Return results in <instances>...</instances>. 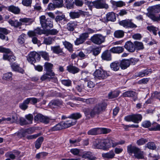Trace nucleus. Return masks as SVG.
<instances>
[{
	"label": "nucleus",
	"mask_w": 160,
	"mask_h": 160,
	"mask_svg": "<svg viewBox=\"0 0 160 160\" xmlns=\"http://www.w3.org/2000/svg\"><path fill=\"white\" fill-rule=\"evenodd\" d=\"M127 152L129 154H134L135 158L138 159H144V153L143 151L135 146L130 144L127 146Z\"/></svg>",
	"instance_id": "nucleus-1"
},
{
	"label": "nucleus",
	"mask_w": 160,
	"mask_h": 160,
	"mask_svg": "<svg viewBox=\"0 0 160 160\" xmlns=\"http://www.w3.org/2000/svg\"><path fill=\"white\" fill-rule=\"evenodd\" d=\"M106 142V139H97L93 142V146L95 148L106 150L107 149Z\"/></svg>",
	"instance_id": "nucleus-2"
},
{
	"label": "nucleus",
	"mask_w": 160,
	"mask_h": 160,
	"mask_svg": "<svg viewBox=\"0 0 160 160\" xmlns=\"http://www.w3.org/2000/svg\"><path fill=\"white\" fill-rule=\"evenodd\" d=\"M39 19L40 24L43 28H52L53 27V22L49 18L46 19V17L45 15H42L40 16Z\"/></svg>",
	"instance_id": "nucleus-3"
},
{
	"label": "nucleus",
	"mask_w": 160,
	"mask_h": 160,
	"mask_svg": "<svg viewBox=\"0 0 160 160\" xmlns=\"http://www.w3.org/2000/svg\"><path fill=\"white\" fill-rule=\"evenodd\" d=\"M95 78L99 79H104L109 76L107 72L103 69H97L93 73Z\"/></svg>",
	"instance_id": "nucleus-4"
},
{
	"label": "nucleus",
	"mask_w": 160,
	"mask_h": 160,
	"mask_svg": "<svg viewBox=\"0 0 160 160\" xmlns=\"http://www.w3.org/2000/svg\"><path fill=\"white\" fill-rule=\"evenodd\" d=\"M91 41L97 45H100L105 41V37L101 34H95L90 39Z\"/></svg>",
	"instance_id": "nucleus-5"
},
{
	"label": "nucleus",
	"mask_w": 160,
	"mask_h": 160,
	"mask_svg": "<svg viewBox=\"0 0 160 160\" xmlns=\"http://www.w3.org/2000/svg\"><path fill=\"white\" fill-rule=\"evenodd\" d=\"M107 104L105 102H102L96 104L92 108L94 116L101 113L106 108Z\"/></svg>",
	"instance_id": "nucleus-6"
},
{
	"label": "nucleus",
	"mask_w": 160,
	"mask_h": 160,
	"mask_svg": "<svg viewBox=\"0 0 160 160\" xmlns=\"http://www.w3.org/2000/svg\"><path fill=\"white\" fill-rule=\"evenodd\" d=\"M119 24L126 28H136L137 26L132 22L131 19H126L120 21Z\"/></svg>",
	"instance_id": "nucleus-7"
},
{
	"label": "nucleus",
	"mask_w": 160,
	"mask_h": 160,
	"mask_svg": "<svg viewBox=\"0 0 160 160\" xmlns=\"http://www.w3.org/2000/svg\"><path fill=\"white\" fill-rule=\"evenodd\" d=\"M40 59L39 54L35 52H30L28 54L27 60L31 64L35 62L36 60H39Z\"/></svg>",
	"instance_id": "nucleus-8"
},
{
	"label": "nucleus",
	"mask_w": 160,
	"mask_h": 160,
	"mask_svg": "<svg viewBox=\"0 0 160 160\" xmlns=\"http://www.w3.org/2000/svg\"><path fill=\"white\" fill-rule=\"evenodd\" d=\"M107 148L111 147L114 148L118 145H121L125 143L124 141H119L116 142L115 141L112 139H106Z\"/></svg>",
	"instance_id": "nucleus-9"
},
{
	"label": "nucleus",
	"mask_w": 160,
	"mask_h": 160,
	"mask_svg": "<svg viewBox=\"0 0 160 160\" xmlns=\"http://www.w3.org/2000/svg\"><path fill=\"white\" fill-rule=\"evenodd\" d=\"M88 37V33H83L80 35L79 38H77L75 41L76 45H79L83 43L86 39Z\"/></svg>",
	"instance_id": "nucleus-10"
},
{
	"label": "nucleus",
	"mask_w": 160,
	"mask_h": 160,
	"mask_svg": "<svg viewBox=\"0 0 160 160\" xmlns=\"http://www.w3.org/2000/svg\"><path fill=\"white\" fill-rule=\"evenodd\" d=\"M44 68L47 72L48 75L50 76H53L55 75V73L54 72H52V68L53 65L50 63L45 62L44 65Z\"/></svg>",
	"instance_id": "nucleus-11"
},
{
	"label": "nucleus",
	"mask_w": 160,
	"mask_h": 160,
	"mask_svg": "<svg viewBox=\"0 0 160 160\" xmlns=\"http://www.w3.org/2000/svg\"><path fill=\"white\" fill-rule=\"evenodd\" d=\"M34 119L36 121L42 122L45 124L48 123L51 120L48 118L44 116L41 114H38L36 115Z\"/></svg>",
	"instance_id": "nucleus-12"
},
{
	"label": "nucleus",
	"mask_w": 160,
	"mask_h": 160,
	"mask_svg": "<svg viewBox=\"0 0 160 160\" xmlns=\"http://www.w3.org/2000/svg\"><path fill=\"white\" fill-rule=\"evenodd\" d=\"M63 129L66 128L70 127L76 124V121L70 119L65 121L61 122Z\"/></svg>",
	"instance_id": "nucleus-13"
},
{
	"label": "nucleus",
	"mask_w": 160,
	"mask_h": 160,
	"mask_svg": "<svg viewBox=\"0 0 160 160\" xmlns=\"http://www.w3.org/2000/svg\"><path fill=\"white\" fill-rule=\"evenodd\" d=\"M95 8H107L108 6L103 0H97L95 1Z\"/></svg>",
	"instance_id": "nucleus-14"
},
{
	"label": "nucleus",
	"mask_w": 160,
	"mask_h": 160,
	"mask_svg": "<svg viewBox=\"0 0 160 160\" xmlns=\"http://www.w3.org/2000/svg\"><path fill=\"white\" fill-rule=\"evenodd\" d=\"M125 48L128 52H132L135 51L134 43L130 41L127 42L124 45Z\"/></svg>",
	"instance_id": "nucleus-15"
},
{
	"label": "nucleus",
	"mask_w": 160,
	"mask_h": 160,
	"mask_svg": "<svg viewBox=\"0 0 160 160\" xmlns=\"http://www.w3.org/2000/svg\"><path fill=\"white\" fill-rule=\"evenodd\" d=\"M82 157L89 160H95L97 158L94 154L90 151H85L83 152Z\"/></svg>",
	"instance_id": "nucleus-16"
},
{
	"label": "nucleus",
	"mask_w": 160,
	"mask_h": 160,
	"mask_svg": "<svg viewBox=\"0 0 160 160\" xmlns=\"http://www.w3.org/2000/svg\"><path fill=\"white\" fill-rule=\"evenodd\" d=\"M148 12L147 13L154 14V13L160 12V4L155 6L150 7L147 9Z\"/></svg>",
	"instance_id": "nucleus-17"
},
{
	"label": "nucleus",
	"mask_w": 160,
	"mask_h": 160,
	"mask_svg": "<svg viewBox=\"0 0 160 160\" xmlns=\"http://www.w3.org/2000/svg\"><path fill=\"white\" fill-rule=\"evenodd\" d=\"M77 22L76 21H71L67 24V28L70 31H73L77 25Z\"/></svg>",
	"instance_id": "nucleus-18"
},
{
	"label": "nucleus",
	"mask_w": 160,
	"mask_h": 160,
	"mask_svg": "<svg viewBox=\"0 0 160 160\" xmlns=\"http://www.w3.org/2000/svg\"><path fill=\"white\" fill-rule=\"evenodd\" d=\"M8 10L14 14H18L20 12V9L18 7L13 5H10L8 7Z\"/></svg>",
	"instance_id": "nucleus-19"
},
{
	"label": "nucleus",
	"mask_w": 160,
	"mask_h": 160,
	"mask_svg": "<svg viewBox=\"0 0 160 160\" xmlns=\"http://www.w3.org/2000/svg\"><path fill=\"white\" fill-rule=\"evenodd\" d=\"M83 112L86 117H88L89 116L92 117H94L93 109L88 108H84L83 109Z\"/></svg>",
	"instance_id": "nucleus-20"
},
{
	"label": "nucleus",
	"mask_w": 160,
	"mask_h": 160,
	"mask_svg": "<svg viewBox=\"0 0 160 160\" xmlns=\"http://www.w3.org/2000/svg\"><path fill=\"white\" fill-rule=\"evenodd\" d=\"M83 12L81 10H79V12H71L69 13V16L71 18L74 19L79 18L81 14H82Z\"/></svg>",
	"instance_id": "nucleus-21"
},
{
	"label": "nucleus",
	"mask_w": 160,
	"mask_h": 160,
	"mask_svg": "<svg viewBox=\"0 0 160 160\" xmlns=\"http://www.w3.org/2000/svg\"><path fill=\"white\" fill-rule=\"evenodd\" d=\"M120 67L122 69H125L129 67L130 64L129 59H124L122 60L120 63Z\"/></svg>",
	"instance_id": "nucleus-22"
},
{
	"label": "nucleus",
	"mask_w": 160,
	"mask_h": 160,
	"mask_svg": "<svg viewBox=\"0 0 160 160\" xmlns=\"http://www.w3.org/2000/svg\"><path fill=\"white\" fill-rule=\"evenodd\" d=\"M20 153V152L16 150H14L9 152L7 153V154L10 159H14L16 157H18Z\"/></svg>",
	"instance_id": "nucleus-23"
},
{
	"label": "nucleus",
	"mask_w": 160,
	"mask_h": 160,
	"mask_svg": "<svg viewBox=\"0 0 160 160\" xmlns=\"http://www.w3.org/2000/svg\"><path fill=\"white\" fill-rule=\"evenodd\" d=\"M101 57L102 59L107 61H110L111 60V57L110 52L108 50L105 51L102 54Z\"/></svg>",
	"instance_id": "nucleus-24"
},
{
	"label": "nucleus",
	"mask_w": 160,
	"mask_h": 160,
	"mask_svg": "<svg viewBox=\"0 0 160 160\" xmlns=\"http://www.w3.org/2000/svg\"><path fill=\"white\" fill-rule=\"evenodd\" d=\"M67 68L69 72L74 74L78 73L79 71L78 68L71 65L68 66Z\"/></svg>",
	"instance_id": "nucleus-25"
},
{
	"label": "nucleus",
	"mask_w": 160,
	"mask_h": 160,
	"mask_svg": "<svg viewBox=\"0 0 160 160\" xmlns=\"http://www.w3.org/2000/svg\"><path fill=\"white\" fill-rule=\"evenodd\" d=\"M124 49L122 47H113L110 50V51L113 53H120L124 51Z\"/></svg>",
	"instance_id": "nucleus-26"
},
{
	"label": "nucleus",
	"mask_w": 160,
	"mask_h": 160,
	"mask_svg": "<svg viewBox=\"0 0 160 160\" xmlns=\"http://www.w3.org/2000/svg\"><path fill=\"white\" fill-rule=\"evenodd\" d=\"M112 70L115 71H118L120 67V64L118 61H115L112 63L110 65Z\"/></svg>",
	"instance_id": "nucleus-27"
},
{
	"label": "nucleus",
	"mask_w": 160,
	"mask_h": 160,
	"mask_svg": "<svg viewBox=\"0 0 160 160\" xmlns=\"http://www.w3.org/2000/svg\"><path fill=\"white\" fill-rule=\"evenodd\" d=\"M115 156V154L112 150H111L109 152L102 154V156L103 158L108 159H112L114 158Z\"/></svg>",
	"instance_id": "nucleus-28"
},
{
	"label": "nucleus",
	"mask_w": 160,
	"mask_h": 160,
	"mask_svg": "<svg viewBox=\"0 0 160 160\" xmlns=\"http://www.w3.org/2000/svg\"><path fill=\"white\" fill-rule=\"evenodd\" d=\"M107 21L114 22L116 20L115 14L113 12H108L106 14Z\"/></svg>",
	"instance_id": "nucleus-29"
},
{
	"label": "nucleus",
	"mask_w": 160,
	"mask_h": 160,
	"mask_svg": "<svg viewBox=\"0 0 160 160\" xmlns=\"http://www.w3.org/2000/svg\"><path fill=\"white\" fill-rule=\"evenodd\" d=\"M13 70L15 71L20 72L21 73H23L24 71L20 68L18 65L16 63L10 64Z\"/></svg>",
	"instance_id": "nucleus-30"
},
{
	"label": "nucleus",
	"mask_w": 160,
	"mask_h": 160,
	"mask_svg": "<svg viewBox=\"0 0 160 160\" xmlns=\"http://www.w3.org/2000/svg\"><path fill=\"white\" fill-rule=\"evenodd\" d=\"M151 73V72L150 71L148 70H145L143 71L140 72L136 73L135 76L136 77H142L145 76Z\"/></svg>",
	"instance_id": "nucleus-31"
},
{
	"label": "nucleus",
	"mask_w": 160,
	"mask_h": 160,
	"mask_svg": "<svg viewBox=\"0 0 160 160\" xmlns=\"http://www.w3.org/2000/svg\"><path fill=\"white\" fill-rule=\"evenodd\" d=\"M3 58L4 60H8L10 62H14L16 59V57L13 55H8L7 54H4Z\"/></svg>",
	"instance_id": "nucleus-32"
},
{
	"label": "nucleus",
	"mask_w": 160,
	"mask_h": 160,
	"mask_svg": "<svg viewBox=\"0 0 160 160\" xmlns=\"http://www.w3.org/2000/svg\"><path fill=\"white\" fill-rule=\"evenodd\" d=\"M61 124V122H60L54 126L52 127L49 129V132L56 131L63 129Z\"/></svg>",
	"instance_id": "nucleus-33"
},
{
	"label": "nucleus",
	"mask_w": 160,
	"mask_h": 160,
	"mask_svg": "<svg viewBox=\"0 0 160 160\" xmlns=\"http://www.w3.org/2000/svg\"><path fill=\"white\" fill-rule=\"evenodd\" d=\"M51 49L53 53L56 54H59L63 52L62 49L61 48L59 45L51 47Z\"/></svg>",
	"instance_id": "nucleus-34"
},
{
	"label": "nucleus",
	"mask_w": 160,
	"mask_h": 160,
	"mask_svg": "<svg viewBox=\"0 0 160 160\" xmlns=\"http://www.w3.org/2000/svg\"><path fill=\"white\" fill-rule=\"evenodd\" d=\"M146 15L154 21L158 22L160 21V14L158 16H156L154 14L146 13Z\"/></svg>",
	"instance_id": "nucleus-35"
},
{
	"label": "nucleus",
	"mask_w": 160,
	"mask_h": 160,
	"mask_svg": "<svg viewBox=\"0 0 160 160\" xmlns=\"http://www.w3.org/2000/svg\"><path fill=\"white\" fill-rule=\"evenodd\" d=\"M99 128H95L89 130L88 132V135H95L100 134Z\"/></svg>",
	"instance_id": "nucleus-36"
},
{
	"label": "nucleus",
	"mask_w": 160,
	"mask_h": 160,
	"mask_svg": "<svg viewBox=\"0 0 160 160\" xmlns=\"http://www.w3.org/2000/svg\"><path fill=\"white\" fill-rule=\"evenodd\" d=\"M82 116L81 114L80 113H75L71 114L69 117L68 118L70 119H72L75 120L80 118ZM74 121V120H73Z\"/></svg>",
	"instance_id": "nucleus-37"
},
{
	"label": "nucleus",
	"mask_w": 160,
	"mask_h": 160,
	"mask_svg": "<svg viewBox=\"0 0 160 160\" xmlns=\"http://www.w3.org/2000/svg\"><path fill=\"white\" fill-rule=\"evenodd\" d=\"M136 95V93L132 91H126L123 93L124 97H133Z\"/></svg>",
	"instance_id": "nucleus-38"
},
{
	"label": "nucleus",
	"mask_w": 160,
	"mask_h": 160,
	"mask_svg": "<svg viewBox=\"0 0 160 160\" xmlns=\"http://www.w3.org/2000/svg\"><path fill=\"white\" fill-rule=\"evenodd\" d=\"M65 2L67 8L70 9L73 8L74 2L73 0H66Z\"/></svg>",
	"instance_id": "nucleus-39"
},
{
	"label": "nucleus",
	"mask_w": 160,
	"mask_h": 160,
	"mask_svg": "<svg viewBox=\"0 0 160 160\" xmlns=\"http://www.w3.org/2000/svg\"><path fill=\"white\" fill-rule=\"evenodd\" d=\"M135 50H138L142 49L144 48L143 43L141 42L135 41L134 42Z\"/></svg>",
	"instance_id": "nucleus-40"
},
{
	"label": "nucleus",
	"mask_w": 160,
	"mask_h": 160,
	"mask_svg": "<svg viewBox=\"0 0 160 160\" xmlns=\"http://www.w3.org/2000/svg\"><path fill=\"white\" fill-rule=\"evenodd\" d=\"M8 22L12 26L15 27H18L22 25V23L18 22V20L13 21L12 20L9 19Z\"/></svg>",
	"instance_id": "nucleus-41"
},
{
	"label": "nucleus",
	"mask_w": 160,
	"mask_h": 160,
	"mask_svg": "<svg viewBox=\"0 0 160 160\" xmlns=\"http://www.w3.org/2000/svg\"><path fill=\"white\" fill-rule=\"evenodd\" d=\"M28 102L26 99L22 103L19 104V107L21 109L25 110L28 108Z\"/></svg>",
	"instance_id": "nucleus-42"
},
{
	"label": "nucleus",
	"mask_w": 160,
	"mask_h": 160,
	"mask_svg": "<svg viewBox=\"0 0 160 160\" xmlns=\"http://www.w3.org/2000/svg\"><path fill=\"white\" fill-rule=\"evenodd\" d=\"M124 32L121 30L116 31L114 33V37L117 38H121L123 37Z\"/></svg>",
	"instance_id": "nucleus-43"
},
{
	"label": "nucleus",
	"mask_w": 160,
	"mask_h": 160,
	"mask_svg": "<svg viewBox=\"0 0 160 160\" xmlns=\"http://www.w3.org/2000/svg\"><path fill=\"white\" fill-rule=\"evenodd\" d=\"M142 118V116L140 114L133 115V122L138 123L139 121L141 120Z\"/></svg>",
	"instance_id": "nucleus-44"
},
{
	"label": "nucleus",
	"mask_w": 160,
	"mask_h": 160,
	"mask_svg": "<svg viewBox=\"0 0 160 160\" xmlns=\"http://www.w3.org/2000/svg\"><path fill=\"white\" fill-rule=\"evenodd\" d=\"M12 73L11 72L6 73L3 74L2 79L8 81L11 80L12 79Z\"/></svg>",
	"instance_id": "nucleus-45"
},
{
	"label": "nucleus",
	"mask_w": 160,
	"mask_h": 160,
	"mask_svg": "<svg viewBox=\"0 0 160 160\" xmlns=\"http://www.w3.org/2000/svg\"><path fill=\"white\" fill-rule=\"evenodd\" d=\"M147 29L151 32H152L153 34L156 35L157 34V31L158 30V28L153 26H149L147 27Z\"/></svg>",
	"instance_id": "nucleus-46"
},
{
	"label": "nucleus",
	"mask_w": 160,
	"mask_h": 160,
	"mask_svg": "<svg viewBox=\"0 0 160 160\" xmlns=\"http://www.w3.org/2000/svg\"><path fill=\"white\" fill-rule=\"evenodd\" d=\"M40 57L41 56L45 60L48 61L49 60V57L48 53L46 52L41 51L38 53Z\"/></svg>",
	"instance_id": "nucleus-47"
},
{
	"label": "nucleus",
	"mask_w": 160,
	"mask_h": 160,
	"mask_svg": "<svg viewBox=\"0 0 160 160\" xmlns=\"http://www.w3.org/2000/svg\"><path fill=\"white\" fill-rule=\"evenodd\" d=\"M43 140V138L42 137L39 138L36 141L35 146L37 149H39L41 147V144Z\"/></svg>",
	"instance_id": "nucleus-48"
},
{
	"label": "nucleus",
	"mask_w": 160,
	"mask_h": 160,
	"mask_svg": "<svg viewBox=\"0 0 160 160\" xmlns=\"http://www.w3.org/2000/svg\"><path fill=\"white\" fill-rule=\"evenodd\" d=\"M58 32V31L55 29H49L46 31V33L48 35H56Z\"/></svg>",
	"instance_id": "nucleus-49"
},
{
	"label": "nucleus",
	"mask_w": 160,
	"mask_h": 160,
	"mask_svg": "<svg viewBox=\"0 0 160 160\" xmlns=\"http://www.w3.org/2000/svg\"><path fill=\"white\" fill-rule=\"evenodd\" d=\"M148 141V139H147L142 138L137 140L136 142V143L138 146H141L144 145Z\"/></svg>",
	"instance_id": "nucleus-50"
},
{
	"label": "nucleus",
	"mask_w": 160,
	"mask_h": 160,
	"mask_svg": "<svg viewBox=\"0 0 160 160\" xmlns=\"http://www.w3.org/2000/svg\"><path fill=\"white\" fill-rule=\"evenodd\" d=\"M25 34H22L18 37V41L19 43L22 44L24 43L25 40Z\"/></svg>",
	"instance_id": "nucleus-51"
},
{
	"label": "nucleus",
	"mask_w": 160,
	"mask_h": 160,
	"mask_svg": "<svg viewBox=\"0 0 160 160\" xmlns=\"http://www.w3.org/2000/svg\"><path fill=\"white\" fill-rule=\"evenodd\" d=\"M151 131H160V125L155 123L153 125L152 127L150 128Z\"/></svg>",
	"instance_id": "nucleus-52"
},
{
	"label": "nucleus",
	"mask_w": 160,
	"mask_h": 160,
	"mask_svg": "<svg viewBox=\"0 0 160 160\" xmlns=\"http://www.w3.org/2000/svg\"><path fill=\"white\" fill-rule=\"evenodd\" d=\"M61 82L63 85L67 87L70 86L72 84V81L69 79L62 80Z\"/></svg>",
	"instance_id": "nucleus-53"
},
{
	"label": "nucleus",
	"mask_w": 160,
	"mask_h": 160,
	"mask_svg": "<svg viewBox=\"0 0 160 160\" xmlns=\"http://www.w3.org/2000/svg\"><path fill=\"white\" fill-rule=\"evenodd\" d=\"M52 1L58 8L62 7L63 5V0H52Z\"/></svg>",
	"instance_id": "nucleus-54"
},
{
	"label": "nucleus",
	"mask_w": 160,
	"mask_h": 160,
	"mask_svg": "<svg viewBox=\"0 0 160 160\" xmlns=\"http://www.w3.org/2000/svg\"><path fill=\"white\" fill-rule=\"evenodd\" d=\"M63 45L69 51L71 52L72 50V46L71 44L68 42L65 41L63 42Z\"/></svg>",
	"instance_id": "nucleus-55"
},
{
	"label": "nucleus",
	"mask_w": 160,
	"mask_h": 160,
	"mask_svg": "<svg viewBox=\"0 0 160 160\" xmlns=\"http://www.w3.org/2000/svg\"><path fill=\"white\" fill-rule=\"evenodd\" d=\"M86 0H74V4L77 7H82Z\"/></svg>",
	"instance_id": "nucleus-56"
},
{
	"label": "nucleus",
	"mask_w": 160,
	"mask_h": 160,
	"mask_svg": "<svg viewBox=\"0 0 160 160\" xmlns=\"http://www.w3.org/2000/svg\"><path fill=\"white\" fill-rule=\"evenodd\" d=\"M53 40V39L51 37H48L44 38L43 42L47 45H50L52 43Z\"/></svg>",
	"instance_id": "nucleus-57"
},
{
	"label": "nucleus",
	"mask_w": 160,
	"mask_h": 160,
	"mask_svg": "<svg viewBox=\"0 0 160 160\" xmlns=\"http://www.w3.org/2000/svg\"><path fill=\"white\" fill-rule=\"evenodd\" d=\"M146 147L151 149L154 150L156 149V146L155 143L152 142H148L146 145Z\"/></svg>",
	"instance_id": "nucleus-58"
},
{
	"label": "nucleus",
	"mask_w": 160,
	"mask_h": 160,
	"mask_svg": "<svg viewBox=\"0 0 160 160\" xmlns=\"http://www.w3.org/2000/svg\"><path fill=\"white\" fill-rule=\"evenodd\" d=\"M19 21L21 22L25 23L28 22L30 24L33 22V20L32 19L26 18H21L19 19Z\"/></svg>",
	"instance_id": "nucleus-59"
},
{
	"label": "nucleus",
	"mask_w": 160,
	"mask_h": 160,
	"mask_svg": "<svg viewBox=\"0 0 160 160\" xmlns=\"http://www.w3.org/2000/svg\"><path fill=\"white\" fill-rule=\"evenodd\" d=\"M25 117L28 120V124H31L32 123L33 120V116L32 114H28L25 115Z\"/></svg>",
	"instance_id": "nucleus-60"
},
{
	"label": "nucleus",
	"mask_w": 160,
	"mask_h": 160,
	"mask_svg": "<svg viewBox=\"0 0 160 160\" xmlns=\"http://www.w3.org/2000/svg\"><path fill=\"white\" fill-rule=\"evenodd\" d=\"M56 8L58 7L56 6V4L53 3H50L48 5L47 9L49 11H52Z\"/></svg>",
	"instance_id": "nucleus-61"
},
{
	"label": "nucleus",
	"mask_w": 160,
	"mask_h": 160,
	"mask_svg": "<svg viewBox=\"0 0 160 160\" xmlns=\"http://www.w3.org/2000/svg\"><path fill=\"white\" fill-rule=\"evenodd\" d=\"M32 1V0H22V3L24 6L29 7L31 6Z\"/></svg>",
	"instance_id": "nucleus-62"
},
{
	"label": "nucleus",
	"mask_w": 160,
	"mask_h": 160,
	"mask_svg": "<svg viewBox=\"0 0 160 160\" xmlns=\"http://www.w3.org/2000/svg\"><path fill=\"white\" fill-rule=\"evenodd\" d=\"M100 129V134L102 133L103 134H107L110 132L111 130L109 129L104 128H99Z\"/></svg>",
	"instance_id": "nucleus-63"
},
{
	"label": "nucleus",
	"mask_w": 160,
	"mask_h": 160,
	"mask_svg": "<svg viewBox=\"0 0 160 160\" xmlns=\"http://www.w3.org/2000/svg\"><path fill=\"white\" fill-rule=\"evenodd\" d=\"M119 95V93L116 92H110L108 95L109 98L112 99L117 97Z\"/></svg>",
	"instance_id": "nucleus-64"
}]
</instances>
